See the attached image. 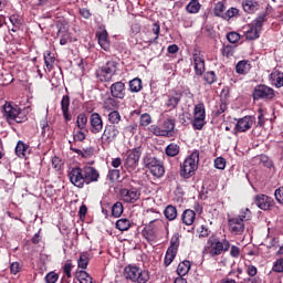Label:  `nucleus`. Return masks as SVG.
Returning <instances> with one entry per match:
<instances>
[{"mask_svg":"<svg viewBox=\"0 0 283 283\" xmlns=\"http://www.w3.org/2000/svg\"><path fill=\"white\" fill-rule=\"evenodd\" d=\"M45 282L46 283H56V282H59V275L55 272H49L45 275Z\"/></svg>","mask_w":283,"mask_h":283,"instance_id":"obj_60","label":"nucleus"},{"mask_svg":"<svg viewBox=\"0 0 283 283\" xmlns=\"http://www.w3.org/2000/svg\"><path fill=\"white\" fill-rule=\"evenodd\" d=\"M144 165L155 178H163V176H165V166L163 161L158 160L156 157H146Z\"/></svg>","mask_w":283,"mask_h":283,"instance_id":"obj_6","label":"nucleus"},{"mask_svg":"<svg viewBox=\"0 0 283 283\" xmlns=\"http://www.w3.org/2000/svg\"><path fill=\"white\" fill-rule=\"evenodd\" d=\"M103 107L106 112H114L116 107H118V102H116L114 97H107L104 101Z\"/></svg>","mask_w":283,"mask_h":283,"instance_id":"obj_39","label":"nucleus"},{"mask_svg":"<svg viewBox=\"0 0 283 283\" xmlns=\"http://www.w3.org/2000/svg\"><path fill=\"white\" fill-rule=\"evenodd\" d=\"M153 216L155 217V219H151L146 227L158 233L164 224L163 220L160 219L161 214L153 212Z\"/></svg>","mask_w":283,"mask_h":283,"instance_id":"obj_30","label":"nucleus"},{"mask_svg":"<svg viewBox=\"0 0 283 283\" xmlns=\"http://www.w3.org/2000/svg\"><path fill=\"white\" fill-rule=\"evenodd\" d=\"M181 222L186 224V227H191L193 222H196V211L191 209H187L181 214Z\"/></svg>","mask_w":283,"mask_h":283,"instance_id":"obj_28","label":"nucleus"},{"mask_svg":"<svg viewBox=\"0 0 283 283\" xmlns=\"http://www.w3.org/2000/svg\"><path fill=\"white\" fill-rule=\"evenodd\" d=\"M61 109L64 116V120L70 123L72 120V115H70V96L64 95L61 101Z\"/></svg>","mask_w":283,"mask_h":283,"instance_id":"obj_27","label":"nucleus"},{"mask_svg":"<svg viewBox=\"0 0 283 283\" xmlns=\"http://www.w3.org/2000/svg\"><path fill=\"white\" fill-rule=\"evenodd\" d=\"M224 10H227V8L224 7V3L218 2L214 6V17H221V19H224V14L227 13L224 12Z\"/></svg>","mask_w":283,"mask_h":283,"instance_id":"obj_50","label":"nucleus"},{"mask_svg":"<svg viewBox=\"0 0 283 283\" xmlns=\"http://www.w3.org/2000/svg\"><path fill=\"white\" fill-rule=\"evenodd\" d=\"M83 174H84V180L86 185H90L92 182H98V178H101L98 170H96V168L92 166L84 167Z\"/></svg>","mask_w":283,"mask_h":283,"instance_id":"obj_19","label":"nucleus"},{"mask_svg":"<svg viewBox=\"0 0 283 283\" xmlns=\"http://www.w3.org/2000/svg\"><path fill=\"white\" fill-rule=\"evenodd\" d=\"M143 238L147 240V242H156V239L158 238V232H155L151 228H148L147 226L142 231Z\"/></svg>","mask_w":283,"mask_h":283,"instance_id":"obj_33","label":"nucleus"},{"mask_svg":"<svg viewBox=\"0 0 283 283\" xmlns=\"http://www.w3.org/2000/svg\"><path fill=\"white\" fill-rule=\"evenodd\" d=\"M140 156H143V149L140 147L133 148L126 153L124 167L127 169V171H129V174L136 171Z\"/></svg>","mask_w":283,"mask_h":283,"instance_id":"obj_4","label":"nucleus"},{"mask_svg":"<svg viewBox=\"0 0 283 283\" xmlns=\"http://www.w3.org/2000/svg\"><path fill=\"white\" fill-rule=\"evenodd\" d=\"M195 117L192 122V127L195 129H202L205 127L206 122L205 118H207L206 111H205V104L200 103L195 106L193 111Z\"/></svg>","mask_w":283,"mask_h":283,"instance_id":"obj_12","label":"nucleus"},{"mask_svg":"<svg viewBox=\"0 0 283 283\" xmlns=\"http://www.w3.org/2000/svg\"><path fill=\"white\" fill-rule=\"evenodd\" d=\"M107 178H108V180H111V182H116V180H118V178H120V170L116 169V168L109 170Z\"/></svg>","mask_w":283,"mask_h":283,"instance_id":"obj_56","label":"nucleus"},{"mask_svg":"<svg viewBox=\"0 0 283 283\" xmlns=\"http://www.w3.org/2000/svg\"><path fill=\"white\" fill-rule=\"evenodd\" d=\"M124 277L134 283H148L150 280L149 271L132 264L124 269Z\"/></svg>","mask_w":283,"mask_h":283,"instance_id":"obj_2","label":"nucleus"},{"mask_svg":"<svg viewBox=\"0 0 283 283\" xmlns=\"http://www.w3.org/2000/svg\"><path fill=\"white\" fill-rule=\"evenodd\" d=\"M3 116L9 122L12 123H25L28 118L24 116L23 112H21V108L12 103H6L3 105Z\"/></svg>","mask_w":283,"mask_h":283,"instance_id":"obj_3","label":"nucleus"},{"mask_svg":"<svg viewBox=\"0 0 283 283\" xmlns=\"http://www.w3.org/2000/svg\"><path fill=\"white\" fill-rule=\"evenodd\" d=\"M114 74H116V62L114 61H108L96 72L97 78L104 83L112 81V76H114Z\"/></svg>","mask_w":283,"mask_h":283,"instance_id":"obj_9","label":"nucleus"},{"mask_svg":"<svg viewBox=\"0 0 283 283\" xmlns=\"http://www.w3.org/2000/svg\"><path fill=\"white\" fill-rule=\"evenodd\" d=\"M182 98V95L180 93H174L166 96L165 106L167 109L171 112V109H176L178 107L180 101Z\"/></svg>","mask_w":283,"mask_h":283,"instance_id":"obj_23","label":"nucleus"},{"mask_svg":"<svg viewBox=\"0 0 283 283\" xmlns=\"http://www.w3.org/2000/svg\"><path fill=\"white\" fill-rule=\"evenodd\" d=\"M123 203L120 201H117L113 205L112 216H114V218H120V216H123Z\"/></svg>","mask_w":283,"mask_h":283,"instance_id":"obj_46","label":"nucleus"},{"mask_svg":"<svg viewBox=\"0 0 283 283\" xmlns=\"http://www.w3.org/2000/svg\"><path fill=\"white\" fill-rule=\"evenodd\" d=\"M227 167V159L222 158V157H217L214 159V168L216 169H220L221 171L224 170Z\"/></svg>","mask_w":283,"mask_h":283,"instance_id":"obj_57","label":"nucleus"},{"mask_svg":"<svg viewBox=\"0 0 283 283\" xmlns=\"http://www.w3.org/2000/svg\"><path fill=\"white\" fill-rule=\"evenodd\" d=\"M97 36V41H98V45L102 48V50H104L105 52H109V40L107 39V31H101L96 34Z\"/></svg>","mask_w":283,"mask_h":283,"instance_id":"obj_29","label":"nucleus"},{"mask_svg":"<svg viewBox=\"0 0 283 283\" xmlns=\"http://www.w3.org/2000/svg\"><path fill=\"white\" fill-rule=\"evenodd\" d=\"M200 163V151L193 150L181 164L180 176L182 178H191L198 170V164Z\"/></svg>","mask_w":283,"mask_h":283,"instance_id":"obj_1","label":"nucleus"},{"mask_svg":"<svg viewBox=\"0 0 283 283\" xmlns=\"http://www.w3.org/2000/svg\"><path fill=\"white\" fill-rule=\"evenodd\" d=\"M208 253L211 258H216V255H222L223 251H229L231 243L227 239L222 241L209 240Z\"/></svg>","mask_w":283,"mask_h":283,"instance_id":"obj_7","label":"nucleus"},{"mask_svg":"<svg viewBox=\"0 0 283 283\" xmlns=\"http://www.w3.org/2000/svg\"><path fill=\"white\" fill-rule=\"evenodd\" d=\"M176 125L171 119L165 120L164 124L161 125L163 132H166V136H169L171 132H174V128Z\"/></svg>","mask_w":283,"mask_h":283,"instance_id":"obj_49","label":"nucleus"},{"mask_svg":"<svg viewBox=\"0 0 283 283\" xmlns=\"http://www.w3.org/2000/svg\"><path fill=\"white\" fill-rule=\"evenodd\" d=\"M69 178L72 185H74V187H78L80 189L86 184L83 168H73L69 172Z\"/></svg>","mask_w":283,"mask_h":283,"instance_id":"obj_17","label":"nucleus"},{"mask_svg":"<svg viewBox=\"0 0 283 283\" xmlns=\"http://www.w3.org/2000/svg\"><path fill=\"white\" fill-rule=\"evenodd\" d=\"M77 280L80 283H92V276L86 271H81L77 274Z\"/></svg>","mask_w":283,"mask_h":283,"instance_id":"obj_54","label":"nucleus"},{"mask_svg":"<svg viewBox=\"0 0 283 283\" xmlns=\"http://www.w3.org/2000/svg\"><path fill=\"white\" fill-rule=\"evenodd\" d=\"M200 2L190 0V3L186 7V10L190 14H198V12H200Z\"/></svg>","mask_w":283,"mask_h":283,"instance_id":"obj_42","label":"nucleus"},{"mask_svg":"<svg viewBox=\"0 0 283 283\" xmlns=\"http://www.w3.org/2000/svg\"><path fill=\"white\" fill-rule=\"evenodd\" d=\"M10 21H11L13 27L11 29H9V30H11V32H18V30L21 29V20H19L17 18V15H11L10 17Z\"/></svg>","mask_w":283,"mask_h":283,"instance_id":"obj_55","label":"nucleus"},{"mask_svg":"<svg viewBox=\"0 0 283 283\" xmlns=\"http://www.w3.org/2000/svg\"><path fill=\"white\" fill-rule=\"evenodd\" d=\"M273 271L275 273H283V259H279L274 262Z\"/></svg>","mask_w":283,"mask_h":283,"instance_id":"obj_62","label":"nucleus"},{"mask_svg":"<svg viewBox=\"0 0 283 283\" xmlns=\"http://www.w3.org/2000/svg\"><path fill=\"white\" fill-rule=\"evenodd\" d=\"M189 271H191V262L186 260L178 264L177 274L179 275V277H185V275H187Z\"/></svg>","mask_w":283,"mask_h":283,"instance_id":"obj_34","label":"nucleus"},{"mask_svg":"<svg viewBox=\"0 0 283 283\" xmlns=\"http://www.w3.org/2000/svg\"><path fill=\"white\" fill-rule=\"evenodd\" d=\"M114 74H116V62L114 61H108L96 72L97 78L104 83L112 81V76H114Z\"/></svg>","mask_w":283,"mask_h":283,"instance_id":"obj_10","label":"nucleus"},{"mask_svg":"<svg viewBox=\"0 0 283 283\" xmlns=\"http://www.w3.org/2000/svg\"><path fill=\"white\" fill-rule=\"evenodd\" d=\"M87 264H90V253L82 252L77 260L78 269H87Z\"/></svg>","mask_w":283,"mask_h":283,"instance_id":"obj_38","label":"nucleus"},{"mask_svg":"<svg viewBox=\"0 0 283 283\" xmlns=\"http://www.w3.org/2000/svg\"><path fill=\"white\" fill-rule=\"evenodd\" d=\"M129 90L130 92H135V93L140 92V90H143V81L138 77L132 80L129 82Z\"/></svg>","mask_w":283,"mask_h":283,"instance_id":"obj_41","label":"nucleus"},{"mask_svg":"<svg viewBox=\"0 0 283 283\" xmlns=\"http://www.w3.org/2000/svg\"><path fill=\"white\" fill-rule=\"evenodd\" d=\"M180 248V233H175L171 239H170V245L169 250L170 251H176L178 252V249Z\"/></svg>","mask_w":283,"mask_h":283,"instance_id":"obj_40","label":"nucleus"},{"mask_svg":"<svg viewBox=\"0 0 283 283\" xmlns=\"http://www.w3.org/2000/svg\"><path fill=\"white\" fill-rule=\"evenodd\" d=\"M165 154L168 156V158H176L178 154H180V145L176 143H170L166 148H165Z\"/></svg>","mask_w":283,"mask_h":283,"instance_id":"obj_31","label":"nucleus"},{"mask_svg":"<svg viewBox=\"0 0 283 283\" xmlns=\"http://www.w3.org/2000/svg\"><path fill=\"white\" fill-rule=\"evenodd\" d=\"M275 91L266 85H258L253 92L254 101H260V98H274Z\"/></svg>","mask_w":283,"mask_h":283,"instance_id":"obj_16","label":"nucleus"},{"mask_svg":"<svg viewBox=\"0 0 283 283\" xmlns=\"http://www.w3.org/2000/svg\"><path fill=\"white\" fill-rule=\"evenodd\" d=\"M264 21H266V14H260L249 25V30L245 32V39L248 41H255V39H260V34L262 32V27L264 25Z\"/></svg>","mask_w":283,"mask_h":283,"instance_id":"obj_5","label":"nucleus"},{"mask_svg":"<svg viewBox=\"0 0 283 283\" xmlns=\"http://www.w3.org/2000/svg\"><path fill=\"white\" fill-rule=\"evenodd\" d=\"M192 61L195 65V72L197 76H202L205 74V59L200 51H195L192 54Z\"/></svg>","mask_w":283,"mask_h":283,"instance_id":"obj_18","label":"nucleus"},{"mask_svg":"<svg viewBox=\"0 0 283 283\" xmlns=\"http://www.w3.org/2000/svg\"><path fill=\"white\" fill-rule=\"evenodd\" d=\"M54 61H56V57H54L50 51H46L44 53V63L49 72H52V69L54 67Z\"/></svg>","mask_w":283,"mask_h":283,"instance_id":"obj_37","label":"nucleus"},{"mask_svg":"<svg viewBox=\"0 0 283 283\" xmlns=\"http://www.w3.org/2000/svg\"><path fill=\"white\" fill-rule=\"evenodd\" d=\"M164 216L166 220H169V221L176 220V218H178V210L176 209V207L171 205L167 206L164 210Z\"/></svg>","mask_w":283,"mask_h":283,"instance_id":"obj_36","label":"nucleus"},{"mask_svg":"<svg viewBox=\"0 0 283 283\" xmlns=\"http://www.w3.org/2000/svg\"><path fill=\"white\" fill-rule=\"evenodd\" d=\"M74 269V265L72 262H66L63 266L64 274L67 279L72 277V270Z\"/></svg>","mask_w":283,"mask_h":283,"instance_id":"obj_61","label":"nucleus"},{"mask_svg":"<svg viewBox=\"0 0 283 283\" xmlns=\"http://www.w3.org/2000/svg\"><path fill=\"white\" fill-rule=\"evenodd\" d=\"M229 229L233 235H242L244 233V221L237 217L229 219Z\"/></svg>","mask_w":283,"mask_h":283,"instance_id":"obj_20","label":"nucleus"},{"mask_svg":"<svg viewBox=\"0 0 283 283\" xmlns=\"http://www.w3.org/2000/svg\"><path fill=\"white\" fill-rule=\"evenodd\" d=\"M57 35L61 36L60 44L67 45V41L70 39V33H67V24L59 27Z\"/></svg>","mask_w":283,"mask_h":283,"instance_id":"obj_35","label":"nucleus"},{"mask_svg":"<svg viewBox=\"0 0 283 283\" xmlns=\"http://www.w3.org/2000/svg\"><path fill=\"white\" fill-rule=\"evenodd\" d=\"M132 227V223L128 219H119L116 221V229L119 231H128V229Z\"/></svg>","mask_w":283,"mask_h":283,"instance_id":"obj_47","label":"nucleus"},{"mask_svg":"<svg viewBox=\"0 0 283 283\" xmlns=\"http://www.w3.org/2000/svg\"><path fill=\"white\" fill-rule=\"evenodd\" d=\"M111 94L113 98H125V83L115 82L111 85Z\"/></svg>","mask_w":283,"mask_h":283,"instance_id":"obj_24","label":"nucleus"},{"mask_svg":"<svg viewBox=\"0 0 283 283\" xmlns=\"http://www.w3.org/2000/svg\"><path fill=\"white\" fill-rule=\"evenodd\" d=\"M274 196L277 200V202H280V205H283V188H279L275 190Z\"/></svg>","mask_w":283,"mask_h":283,"instance_id":"obj_64","label":"nucleus"},{"mask_svg":"<svg viewBox=\"0 0 283 283\" xmlns=\"http://www.w3.org/2000/svg\"><path fill=\"white\" fill-rule=\"evenodd\" d=\"M242 8L247 14H255L260 10V2L255 0H243Z\"/></svg>","mask_w":283,"mask_h":283,"instance_id":"obj_25","label":"nucleus"},{"mask_svg":"<svg viewBox=\"0 0 283 283\" xmlns=\"http://www.w3.org/2000/svg\"><path fill=\"white\" fill-rule=\"evenodd\" d=\"M139 123L142 127H147L148 125H151V116L147 113L142 114Z\"/></svg>","mask_w":283,"mask_h":283,"instance_id":"obj_59","label":"nucleus"},{"mask_svg":"<svg viewBox=\"0 0 283 283\" xmlns=\"http://www.w3.org/2000/svg\"><path fill=\"white\" fill-rule=\"evenodd\" d=\"M32 153V149L30 146H28L25 143L19 140L17 146H15V155L19 158H28L30 154Z\"/></svg>","mask_w":283,"mask_h":283,"instance_id":"obj_26","label":"nucleus"},{"mask_svg":"<svg viewBox=\"0 0 283 283\" xmlns=\"http://www.w3.org/2000/svg\"><path fill=\"white\" fill-rule=\"evenodd\" d=\"M270 81L275 87H283V73L274 71L270 74Z\"/></svg>","mask_w":283,"mask_h":283,"instance_id":"obj_32","label":"nucleus"},{"mask_svg":"<svg viewBox=\"0 0 283 283\" xmlns=\"http://www.w3.org/2000/svg\"><path fill=\"white\" fill-rule=\"evenodd\" d=\"M71 149L78 156H82V158H90V156H92V154H94V149L92 147L84 148L83 150H81L78 148H71Z\"/></svg>","mask_w":283,"mask_h":283,"instance_id":"obj_44","label":"nucleus"},{"mask_svg":"<svg viewBox=\"0 0 283 283\" xmlns=\"http://www.w3.org/2000/svg\"><path fill=\"white\" fill-rule=\"evenodd\" d=\"M76 125L78 129L83 130L85 127H87V115L80 114L76 119Z\"/></svg>","mask_w":283,"mask_h":283,"instance_id":"obj_51","label":"nucleus"},{"mask_svg":"<svg viewBox=\"0 0 283 283\" xmlns=\"http://www.w3.org/2000/svg\"><path fill=\"white\" fill-rule=\"evenodd\" d=\"M108 123L111 125H118L120 123V113L118 111H112L108 114Z\"/></svg>","mask_w":283,"mask_h":283,"instance_id":"obj_48","label":"nucleus"},{"mask_svg":"<svg viewBox=\"0 0 283 283\" xmlns=\"http://www.w3.org/2000/svg\"><path fill=\"white\" fill-rule=\"evenodd\" d=\"M176 255H178V252L175 250H167L165 259H164V264L165 266H169L174 260H176Z\"/></svg>","mask_w":283,"mask_h":283,"instance_id":"obj_43","label":"nucleus"},{"mask_svg":"<svg viewBox=\"0 0 283 283\" xmlns=\"http://www.w3.org/2000/svg\"><path fill=\"white\" fill-rule=\"evenodd\" d=\"M227 39L229 43H238V41H240V35L238 32H230L228 33Z\"/></svg>","mask_w":283,"mask_h":283,"instance_id":"obj_63","label":"nucleus"},{"mask_svg":"<svg viewBox=\"0 0 283 283\" xmlns=\"http://www.w3.org/2000/svg\"><path fill=\"white\" fill-rule=\"evenodd\" d=\"M118 134H120V132H118V127H116V125H106L101 137L103 145H111V143H114L118 137Z\"/></svg>","mask_w":283,"mask_h":283,"instance_id":"obj_15","label":"nucleus"},{"mask_svg":"<svg viewBox=\"0 0 283 283\" xmlns=\"http://www.w3.org/2000/svg\"><path fill=\"white\" fill-rule=\"evenodd\" d=\"M203 78H205L206 83H208V85H213V83H216V81H218V77L216 76V72H213V71L207 72L203 75Z\"/></svg>","mask_w":283,"mask_h":283,"instance_id":"obj_52","label":"nucleus"},{"mask_svg":"<svg viewBox=\"0 0 283 283\" xmlns=\"http://www.w3.org/2000/svg\"><path fill=\"white\" fill-rule=\"evenodd\" d=\"M255 205L259 209H262V211H269L271 209V205H273V199L266 195H256Z\"/></svg>","mask_w":283,"mask_h":283,"instance_id":"obj_22","label":"nucleus"},{"mask_svg":"<svg viewBox=\"0 0 283 283\" xmlns=\"http://www.w3.org/2000/svg\"><path fill=\"white\" fill-rule=\"evenodd\" d=\"M240 12V10H238V8H230L223 15V19L226 21H229V19H233V17H238V13Z\"/></svg>","mask_w":283,"mask_h":283,"instance_id":"obj_58","label":"nucleus"},{"mask_svg":"<svg viewBox=\"0 0 283 283\" xmlns=\"http://www.w3.org/2000/svg\"><path fill=\"white\" fill-rule=\"evenodd\" d=\"M114 74H116V62L114 61H108L96 72L97 78L104 83L112 81V76H114Z\"/></svg>","mask_w":283,"mask_h":283,"instance_id":"obj_8","label":"nucleus"},{"mask_svg":"<svg viewBox=\"0 0 283 283\" xmlns=\"http://www.w3.org/2000/svg\"><path fill=\"white\" fill-rule=\"evenodd\" d=\"M238 74H247L251 70V65L247 61H240L235 66Z\"/></svg>","mask_w":283,"mask_h":283,"instance_id":"obj_45","label":"nucleus"},{"mask_svg":"<svg viewBox=\"0 0 283 283\" xmlns=\"http://www.w3.org/2000/svg\"><path fill=\"white\" fill-rule=\"evenodd\" d=\"M114 74H116V62L114 61H108L96 72L97 78L104 83L112 81V76H114Z\"/></svg>","mask_w":283,"mask_h":283,"instance_id":"obj_11","label":"nucleus"},{"mask_svg":"<svg viewBox=\"0 0 283 283\" xmlns=\"http://www.w3.org/2000/svg\"><path fill=\"white\" fill-rule=\"evenodd\" d=\"M253 125H255V116L245 115L244 117L237 119L234 132L238 134L249 132Z\"/></svg>","mask_w":283,"mask_h":283,"instance_id":"obj_14","label":"nucleus"},{"mask_svg":"<svg viewBox=\"0 0 283 283\" xmlns=\"http://www.w3.org/2000/svg\"><path fill=\"white\" fill-rule=\"evenodd\" d=\"M237 218L240 219L242 222H248V220L251 219V210L249 208L242 209L239 217Z\"/></svg>","mask_w":283,"mask_h":283,"instance_id":"obj_53","label":"nucleus"},{"mask_svg":"<svg viewBox=\"0 0 283 283\" xmlns=\"http://www.w3.org/2000/svg\"><path fill=\"white\" fill-rule=\"evenodd\" d=\"M92 134H101L103 132V117L98 113H93L90 117Z\"/></svg>","mask_w":283,"mask_h":283,"instance_id":"obj_21","label":"nucleus"},{"mask_svg":"<svg viewBox=\"0 0 283 283\" xmlns=\"http://www.w3.org/2000/svg\"><path fill=\"white\" fill-rule=\"evenodd\" d=\"M119 193L123 202L128 205H134V202L140 200V190L138 188H124Z\"/></svg>","mask_w":283,"mask_h":283,"instance_id":"obj_13","label":"nucleus"}]
</instances>
